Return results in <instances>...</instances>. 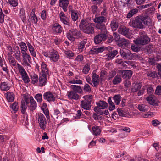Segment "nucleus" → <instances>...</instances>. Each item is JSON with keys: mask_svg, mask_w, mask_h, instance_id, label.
<instances>
[{"mask_svg": "<svg viewBox=\"0 0 161 161\" xmlns=\"http://www.w3.org/2000/svg\"><path fill=\"white\" fill-rule=\"evenodd\" d=\"M41 74H48V69L46 63L44 62H42L41 63Z\"/></svg>", "mask_w": 161, "mask_h": 161, "instance_id": "obj_24", "label": "nucleus"}, {"mask_svg": "<svg viewBox=\"0 0 161 161\" xmlns=\"http://www.w3.org/2000/svg\"><path fill=\"white\" fill-rule=\"evenodd\" d=\"M71 88L76 92L80 94L83 93V90L80 86L76 85H72Z\"/></svg>", "mask_w": 161, "mask_h": 161, "instance_id": "obj_34", "label": "nucleus"}, {"mask_svg": "<svg viewBox=\"0 0 161 161\" xmlns=\"http://www.w3.org/2000/svg\"><path fill=\"white\" fill-rule=\"evenodd\" d=\"M27 45L30 54L32 57L36 58V51L34 47L28 42H27Z\"/></svg>", "mask_w": 161, "mask_h": 161, "instance_id": "obj_19", "label": "nucleus"}, {"mask_svg": "<svg viewBox=\"0 0 161 161\" xmlns=\"http://www.w3.org/2000/svg\"><path fill=\"white\" fill-rule=\"evenodd\" d=\"M62 42V40L60 39L56 38L54 39V42L56 45L59 46Z\"/></svg>", "mask_w": 161, "mask_h": 161, "instance_id": "obj_61", "label": "nucleus"}, {"mask_svg": "<svg viewBox=\"0 0 161 161\" xmlns=\"http://www.w3.org/2000/svg\"><path fill=\"white\" fill-rule=\"evenodd\" d=\"M69 82L71 84H82L83 83L82 80H75L73 79L69 81Z\"/></svg>", "mask_w": 161, "mask_h": 161, "instance_id": "obj_50", "label": "nucleus"}, {"mask_svg": "<svg viewBox=\"0 0 161 161\" xmlns=\"http://www.w3.org/2000/svg\"><path fill=\"white\" fill-rule=\"evenodd\" d=\"M128 24L130 26L135 28L143 29L145 28L142 24L141 17L138 16L135 19L130 20Z\"/></svg>", "mask_w": 161, "mask_h": 161, "instance_id": "obj_4", "label": "nucleus"}, {"mask_svg": "<svg viewBox=\"0 0 161 161\" xmlns=\"http://www.w3.org/2000/svg\"><path fill=\"white\" fill-rule=\"evenodd\" d=\"M118 53V51L117 50H114L108 53L104 56V57L105 59L110 60L114 58Z\"/></svg>", "mask_w": 161, "mask_h": 161, "instance_id": "obj_20", "label": "nucleus"}, {"mask_svg": "<svg viewBox=\"0 0 161 161\" xmlns=\"http://www.w3.org/2000/svg\"><path fill=\"white\" fill-rule=\"evenodd\" d=\"M106 20L107 18L106 17L104 16H100L96 17L93 19V21L97 24H103V23L106 22Z\"/></svg>", "mask_w": 161, "mask_h": 161, "instance_id": "obj_23", "label": "nucleus"}, {"mask_svg": "<svg viewBox=\"0 0 161 161\" xmlns=\"http://www.w3.org/2000/svg\"><path fill=\"white\" fill-rule=\"evenodd\" d=\"M21 53L22 58V64L24 66H27V68L31 67V66L29 63L31 62V58L28 51H25Z\"/></svg>", "mask_w": 161, "mask_h": 161, "instance_id": "obj_6", "label": "nucleus"}, {"mask_svg": "<svg viewBox=\"0 0 161 161\" xmlns=\"http://www.w3.org/2000/svg\"><path fill=\"white\" fill-rule=\"evenodd\" d=\"M110 26L113 31H115L118 27V23L115 22H112L110 24Z\"/></svg>", "mask_w": 161, "mask_h": 161, "instance_id": "obj_54", "label": "nucleus"}, {"mask_svg": "<svg viewBox=\"0 0 161 161\" xmlns=\"http://www.w3.org/2000/svg\"><path fill=\"white\" fill-rule=\"evenodd\" d=\"M121 78L120 77L116 76L113 80L112 82L114 84L116 85L121 82Z\"/></svg>", "mask_w": 161, "mask_h": 161, "instance_id": "obj_51", "label": "nucleus"}, {"mask_svg": "<svg viewBox=\"0 0 161 161\" xmlns=\"http://www.w3.org/2000/svg\"><path fill=\"white\" fill-rule=\"evenodd\" d=\"M118 45L119 47H123V46H128L129 42L126 39L121 38L118 41Z\"/></svg>", "mask_w": 161, "mask_h": 161, "instance_id": "obj_31", "label": "nucleus"}, {"mask_svg": "<svg viewBox=\"0 0 161 161\" xmlns=\"http://www.w3.org/2000/svg\"><path fill=\"white\" fill-rule=\"evenodd\" d=\"M90 54H98L97 47H92L89 52Z\"/></svg>", "mask_w": 161, "mask_h": 161, "instance_id": "obj_56", "label": "nucleus"}, {"mask_svg": "<svg viewBox=\"0 0 161 161\" xmlns=\"http://www.w3.org/2000/svg\"><path fill=\"white\" fill-rule=\"evenodd\" d=\"M156 94L161 95V86H157L155 91Z\"/></svg>", "mask_w": 161, "mask_h": 161, "instance_id": "obj_60", "label": "nucleus"}, {"mask_svg": "<svg viewBox=\"0 0 161 161\" xmlns=\"http://www.w3.org/2000/svg\"><path fill=\"white\" fill-rule=\"evenodd\" d=\"M19 45L20 48L21 53L28 51L27 43L26 44L24 42H21L19 43Z\"/></svg>", "mask_w": 161, "mask_h": 161, "instance_id": "obj_33", "label": "nucleus"}, {"mask_svg": "<svg viewBox=\"0 0 161 161\" xmlns=\"http://www.w3.org/2000/svg\"><path fill=\"white\" fill-rule=\"evenodd\" d=\"M119 33L129 38H132V34L129 33V29L124 26H120L118 29Z\"/></svg>", "mask_w": 161, "mask_h": 161, "instance_id": "obj_10", "label": "nucleus"}, {"mask_svg": "<svg viewBox=\"0 0 161 161\" xmlns=\"http://www.w3.org/2000/svg\"><path fill=\"white\" fill-rule=\"evenodd\" d=\"M41 17L42 19L44 20L46 19V13L45 10H43L41 12Z\"/></svg>", "mask_w": 161, "mask_h": 161, "instance_id": "obj_64", "label": "nucleus"}, {"mask_svg": "<svg viewBox=\"0 0 161 161\" xmlns=\"http://www.w3.org/2000/svg\"><path fill=\"white\" fill-rule=\"evenodd\" d=\"M150 39L146 34H144L141 35L140 37L134 41V43L136 45H144L148 43Z\"/></svg>", "mask_w": 161, "mask_h": 161, "instance_id": "obj_5", "label": "nucleus"}, {"mask_svg": "<svg viewBox=\"0 0 161 161\" xmlns=\"http://www.w3.org/2000/svg\"><path fill=\"white\" fill-rule=\"evenodd\" d=\"M71 18L74 21H76L78 19V14L77 11L70 13Z\"/></svg>", "mask_w": 161, "mask_h": 161, "instance_id": "obj_49", "label": "nucleus"}, {"mask_svg": "<svg viewBox=\"0 0 161 161\" xmlns=\"http://www.w3.org/2000/svg\"><path fill=\"white\" fill-rule=\"evenodd\" d=\"M131 49L134 52H136L140 50V48L137 46L136 45H132Z\"/></svg>", "mask_w": 161, "mask_h": 161, "instance_id": "obj_62", "label": "nucleus"}, {"mask_svg": "<svg viewBox=\"0 0 161 161\" xmlns=\"http://www.w3.org/2000/svg\"><path fill=\"white\" fill-rule=\"evenodd\" d=\"M4 15L2 12L1 8L0 9V23H3L4 21Z\"/></svg>", "mask_w": 161, "mask_h": 161, "instance_id": "obj_59", "label": "nucleus"}, {"mask_svg": "<svg viewBox=\"0 0 161 161\" xmlns=\"http://www.w3.org/2000/svg\"><path fill=\"white\" fill-rule=\"evenodd\" d=\"M65 55L68 58H70L74 56V53L71 51L67 50L64 51Z\"/></svg>", "mask_w": 161, "mask_h": 161, "instance_id": "obj_40", "label": "nucleus"}, {"mask_svg": "<svg viewBox=\"0 0 161 161\" xmlns=\"http://www.w3.org/2000/svg\"><path fill=\"white\" fill-rule=\"evenodd\" d=\"M147 76L152 77L153 78H156L158 76L156 72L155 71L148 72L147 74Z\"/></svg>", "mask_w": 161, "mask_h": 161, "instance_id": "obj_58", "label": "nucleus"}, {"mask_svg": "<svg viewBox=\"0 0 161 161\" xmlns=\"http://www.w3.org/2000/svg\"><path fill=\"white\" fill-rule=\"evenodd\" d=\"M87 42V39H84L81 41L78 46V49L80 53L83 51L85 44Z\"/></svg>", "mask_w": 161, "mask_h": 161, "instance_id": "obj_26", "label": "nucleus"}, {"mask_svg": "<svg viewBox=\"0 0 161 161\" xmlns=\"http://www.w3.org/2000/svg\"><path fill=\"white\" fill-rule=\"evenodd\" d=\"M43 98L45 100L50 103L54 102L56 97L55 94L50 91L45 92L43 94Z\"/></svg>", "mask_w": 161, "mask_h": 161, "instance_id": "obj_8", "label": "nucleus"}, {"mask_svg": "<svg viewBox=\"0 0 161 161\" xmlns=\"http://www.w3.org/2000/svg\"><path fill=\"white\" fill-rule=\"evenodd\" d=\"M8 59L10 63L12 65L14 66L16 65L17 62L13 57H9Z\"/></svg>", "mask_w": 161, "mask_h": 161, "instance_id": "obj_57", "label": "nucleus"}, {"mask_svg": "<svg viewBox=\"0 0 161 161\" xmlns=\"http://www.w3.org/2000/svg\"><path fill=\"white\" fill-rule=\"evenodd\" d=\"M0 88L2 91H6L9 90L10 87L6 82H3L1 83L0 84Z\"/></svg>", "mask_w": 161, "mask_h": 161, "instance_id": "obj_35", "label": "nucleus"}, {"mask_svg": "<svg viewBox=\"0 0 161 161\" xmlns=\"http://www.w3.org/2000/svg\"><path fill=\"white\" fill-rule=\"evenodd\" d=\"M69 4L68 0H59V5L64 12L67 10V7Z\"/></svg>", "mask_w": 161, "mask_h": 161, "instance_id": "obj_17", "label": "nucleus"}, {"mask_svg": "<svg viewBox=\"0 0 161 161\" xmlns=\"http://www.w3.org/2000/svg\"><path fill=\"white\" fill-rule=\"evenodd\" d=\"M43 54L45 57L49 58L50 60L53 62L58 61L60 57L58 52L54 50H51L49 52H43Z\"/></svg>", "mask_w": 161, "mask_h": 161, "instance_id": "obj_3", "label": "nucleus"}, {"mask_svg": "<svg viewBox=\"0 0 161 161\" xmlns=\"http://www.w3.org/2000/svg\"><path fill=\"white\" fill-rule=\"evenodd\" d=\"M142 86L141 83L136 82L132 84L131 87V91L132 92L137 91L141 88Z\"/></svg>", "mask_w": 161, "mask_h": 161, "instance_id": "obj_22", "label": "nucleus"}, {"mask_svg": "<svg viewBox=\"0 0 161 161\" xmlns=\"http://www.w3.org/2000/svg\"><path fill=\"white\" fill-rule=\"evenodd\" d=\"M8 1L9 4L13 7H15L18 5L17 0H8Z\"/></svg>", "mask_w": 161, "mask_h": 161, "instance_id": "obj_52", "label": "nucleus"}, {"mask_svg": "<svg viewBox=\"0 0 161 161\" xmlns=\"http://www.w3.org/2000/svg\"><path fill=\"white\" fill-rule=\"evenodd\" d=\"M142 22L147 26H151L152 25V20L148 17H141Z\"/></svg>", "mask_w": 161, "mask_h": 161, "instance_id": "obj_25", "label": "nucleus"}, {"mask_svg": "<svg viewBox=\"0 0 161 161\" xmlns=\"http://www.w3.org/2000/svg\"><path fill=\"white\" fill-rule=\"evenodd\" d=\"M26 103L24 101H22L21 103L20 109L21 113L24 114L26 112L27 108V104L29 103L28 101L25 100Z\"/></svg>", "mask_w": 161, "mask_h": 161, "instance_id": "obj_28", "label": "nucleus"}, {"mask_svg": "<svg viewBox=\"0 0 161 161\" xmlns=\"http://www.w3.org/2000/svg\"><path fill=\"white\" fill-rule=\"evenodd\" d=\"M67 95L70 99L77 100L79 98V95L74 91H71L68 92Z\"/></svg>", "mask_w": 161, "mask_h": 161, "instance_id": "obj_21", "label": "nucleus"}, {"mask_svg": "<svg viewBox=\"0 0 161 161\" xmlns=\"http://www.w3.org/2000/svg\"><path fill=\"white\" fill-rule=\"evenodd\" d=\"M67 37L68 39L71 41H74L75 39H78L81 37V32L76 29L69 30L67 33Z\"/></svg>", "mask_w": 161, "mask_h": 161, "instance_id": "obj_2", "label": "nucleus"}, {"mask_svg": "<svg viewBox=\"0 0 161 161\" xmlns=\"http://www.w3.org/2000/svg\"><path fill=\"white\" fill-rule=\"evenodd\" d=\"M59 17L61 21L64 24L69 25V20L67 17L62 12H61L59 14Z\"/></svg>", "mask_w": 161, "mask_h": 161, "instance_id": "obj_16", "label": "nucleus"}, {"mask_svg": "<svg viewBox=\"0 0 161 161\" xmlns=\"http://www.w3.org/2000/svg\"><path fill=\"white\" fill-rule=\"evenodd\" d=\"M82 108L86 110H89L90 107V103L86 100H82L80 102Z\"/></svg>", "mask_w": 161, "mask_h": 161, "instance_id": "obj_30", "label": "nucleus"}, {"mask_svg": "<svg viewBox=\"0 0 161 161\" xmlns=\"http://www.w3.org/2000/svg\"><path fill=\"white\" fill-rule=\"evenodd\" d=\"M28 102L30 103L29 108L30 110L33 111L36 109L37 107V103L32 96L29 97V102Z\"/></svg>", "mask_w": 161, "mask_h": 161, "instance_id": "obj_14", "label": "nucleus"}, {"mask_svg": "<svg viewBox=\"0 0 161 161\" xmlns=\"http://www.w3.org/2000/svg\"><path fill=\"white\" fill-rule=\"evenodd\" d=\"M138 11V10L134 8L131 9L130 12L127 14V17L128 18H130L132 17L134 14L136 13Z\"/></svg>", "mask_w": 161, "mask_h": 161, "instance_id": "obj_44", "label": "nucleus"}, {"mask_svg": "<svg viewBox=\"0 0 161 161\" xmlns=\"http://www.w3.org/2000/svg\"><path fill=\"white\" fill-rule=\"evenodd\" d=\"M38 122L39 124V127L42 130H45L46 128L47 122L44 116L40 114L38 115Z\"/></svg>", "mask_w": 161, "mask_h": 161, "instance_id": "obj_7", "label": "nucleus"}, {"mask_svg": "<svg viewBox=\"0 0 161 161\" xmlns=\"http://www.w3.org/2000/svg\"><path fill=\"white\" fill-rule=\"evenodd\" d=\"M53 30L55 31V32L57 33H60L62 31V27L58 24H55L53 27Z\"/></svg>", "mask_w": 161, "mask_h": 161, "instance_id": "obj_38", "label": "nucleus"}, {"mask_svg": "<svg viewBox=\"0 0 161 161\" xmlns=\"http://www.w3.org/2000/svg\"><path fill=\"white\" fill-rule=\"evenodd\" d=\"M16 64L17 69L21 76L27 73L24 68L21 65L18 63L17 64Z\"/></svg>", "mask_w": 161, "mask_h": 161, "instance_id": "obj_42", "label": "nucleus"}, {"mask_svg": "<svg viewBox=\"0 0 161 161\" xmlns=\"http://www.w3.org/2000/svg\"><path fill=\"white\" fill-rule=\"evenodd\" d=\"M21 78L25 83H28L30 81V78L27 73L21 75Z\"/></svg>", "mask_w": 161, "mask_h": 161, "instance_id": "obj_48", "label": "nucleus"}, {"mask_svg": "<svg viewBox=\"0 0 161 161\" xmlns=\"http://www.w3.org/2000/svg\"><path fill=\"white\" fill-rule=\"evenodd\" d=\"M10 107L14 111V113H16L18 110L19 106L18 103L17 102L14 103Z\"/></svg>", "mask_w": 161, "mask_h": 161, "instance_id": "obj_46", "label": "nucleus"}, {"mask_svg": "<svg viewBox=\"0 0 161 161\" xmlns=\"http://www.w3.org/2000/svg\"><path fill=\"white\" fill-rule=\"evenodd\" d=\"M5 96L6 97L8 101L9 102H13L14 100V95L12 92H8L5 94Z\"/></svg>", "mask_w": 161, "mask_h": 161, "instance_id": "obj_27", "label": "nucleus"}, {"mask_svg": "<svg viewBox=\"0 0 161 161\" xmlns=\"http://www.w3.org/2000/svg\"><path fill=\"white\" fill-rule=\"evenodd\" d=\"M107 36L106 34L101 33L96 36L94 38L95 43L96 44L100 43L102 41L105 39Z\"/></svg>", "mask_w": 161, "mask_h": 161, "instance_id": "obj_12", "label": "nucleus"}, {"mask_svg": "<svg viewBox=\"0 0 161 161\" xmlns=\"http://www.w3.org/2000/svg\"><path fill=\"white\" fill-rule=\"evenodd\" d=\"M14 57L19 62L21 61V52L18 46H16L14 49Z\"/></svg>", "mask_w": 161, "mask_h": 161, "instance_id": "obj_15", "label": "nucleus"}, {"mask_svg": "<svg viewBox=\"0 0 161 161\" xmlns=\"http://www.w3.org/2000/svg\"><path fill=\"white\" fill-rule=\"evenodd\" d=\"M34 98L38 103H41L42 101V96L41 93H37L34 96Z\"/></svg>", "mask_w": 161, "mask_h": 161, "instance_id": "obj_45", "label": "nucleus"}, {"mask_svg": "<svg viewBox=\"0 0 161 161\" xmlns=\"http://www.w3.org/2000/svg\"><path fill=\"white\" fill-rule=\"evenodd\" d=\"M137 108L141 111H147L148 110V107L143 104H139Z\"/></svg>", "mask_w": 161, "mask_h": 161, "instance_id": "obj_39", "label": "nucleus"}, {"mask_svg": "<svg viewBox=\"0 0 161 161\" xmlns=\"http://www.w3.org/2000/svg\"><path fill=\"white\" fill-rule=\"evenodd\" d=\"M96 27L98 29H100L101 31V33L106 34L107 30L105 25L103 24H98L96 25Z\"/></svg>", "mask_w": 161, "mask_h": 161, "instance_id": "obj_29", "label": "nucleus"}, {"mask_svg": "<svg viewBox=\"0 0 161 161\" xmlns=\"http://www.w3.org/2000/svg\"><path fill=\"white\" fill-rule=\"evenodd\" d=\"M83 97L85 99V100H86L91 103L92 98V96L91 95H87L84 96Z\"/></svg>", "mask_w": 161, "mask_h": 161, "instance_id": "obj_55", "label": "nucleus"}, {"mask_svg": "<svg viewBox=\"0 0 161 161\" xmlns=\"http://www.w3.org/2000/svg\"><path fill=\"white\" fill-rule=\"evenodd\" d=\"M117 110L119 115L121 116H125V114L121 108H118Z\"/></svg>", "mask_w": 161, "mask_h": 161, "instance_id": "obj_63", "label": "nucleus"}, {"mask_svg": "<svg viewBox=\"0 0 161 161\" xmlns=\"http://www.w3.org/2000/svg\"><path fill=\"white\" fill-rule=\"evenodd\" d=\"M146 100L151 105H154L156 104L155 98L152 95H150L147 97L146 98Z\"/></svg>", "mask_w": 161, "mask_h": 161, "instance_id": "obj_32", "label": "nucleus"}, {"mask_svg": "<svg viewBox=\"0 0 161 161\" xmlns=\"http://www.w3.org/2000/svg\"><path fill=\"white\" fill-rule=\"evenodd\" d=\"M115 103L116 105H119L121 100V97L120 95H115L113 97Z\"/></svg>", "mask_w": 161, "mask_h": 161, "instance_id": "obj_43", "label": "nucleus"}, {"mask_svg": "<svg viewBox=\"0 0 161 161\" xmlns=\"http://www.w3.org/2000/svg\"><path fill=\"white\" fill-rule=\"evenodd\" d=\"M90 64H87L82 69V72L85 74H87L89 72L90 70Z\"/></svg>", "mask_w": 161, "mask_h": 161, "instance_id": "obj_47", "label": "nucleus"}, {"mask_svg": "<svg viewBox=\"0 0 161 161\" xmlns=\"http://www.w3.org/2000/svg\"><path fill=\"white\" fill-rule=\"evenodd\" d=\"M79 27L85 33L91 34L94 33L93 24L89 22L86 20H82L81 21Z\"/></svg>", "mask_w": 161, "mask_h": 161, "instance_id": "obj_1", "label": "nucleus"}, {"mask_svg": "<svg viewBox=\"0 0 161 161\" xmlns=\"http://www.w3.org/2000/svg\"><path fill=\"white\" fill-rule=\"evenodd\" d=\"M31 77L32 83L35 84L38 82L39 78L37 75L35 74L31 75Z\"/></svg>", "mask_w": 161, "mask_h": 161, "instance_id": "obj_41", "label": "nucleus"}, {"mask_svg": "<svg viewBox=\"0 0 161 161\" xmlns=\"http://www.w3.org/2000/svg\"><path fill=\"white\" fill-rule=\"evenodd\" d=\"M83 90L86 92L90 93L91 92V89L90 86L88 84H86L83 87Z\"/></svg>", "mask_w": 161, "mask_h": 161, "instance_id": "obj_53", "label": "nucleus"}, {"mask_svg": "<svg viewBox=\"0 0 161 161\" xmlns=\"http://www.w3.org/2000/svg\"><path fill=\"white\" fill-rule=\"evenodd\" d=\"M47 75L40 74L39 80V85L42 86L45 85L47 82Z\"/></svg>", "mask_w": 161, "mask_h": 161, "instance_id": "obj_13", "label": "nucleus"}, {"mask_svg": "<svg viewBox=\"0 0 161 161\" xmlns=\"http://www.w3.org/2000/svg\"><path fill=\"white\" fill-rule=\"evenodd\" d=\"M118 73L122 75V77L125 79H129L132 76V72L131 70H119Z\"/></svg>", "mask_w": 161, "mask_h": 161, "instance_id": "obj_11", "label": "nucleus"}, {"mask_svg": "<svg viewBox=\"0 0 161 161\" xmlns=\"http://www.w3.org/2000/svg\"><path fill=\"white\" fill-rule=\"evenodd\" d=\"M120 54L125 59L131 60L133 58V55L130 51L127 49H121Z\"/></svg>", "mask_w": 161, "mask_h": 161, "instance_id": "obj_9", "label": "nucleus"}, {"mask_svg": "<svg viewBox=\"0 0 161 161\" xmlns=\"http://www.w3.org/2000/svg\"><path fill=\"white\" fill-rule=\"evenodd\" d=\"M97 104L101 109H105L108 107L107 103L104 101H100Z\"/></svg>", "mask_w": 161, "mask_h": 161, "instance_id": "obj_37", "label": "nucleus"}, {"mask_svg": "<svg viewBox=\"0 0 161 161\" xmlns=\"http://www.w3.org/2000/svg\"><path fill=\"white\" fill-rule=\"evenodd\" d=\"M93 134L94 135L97 136L100 134L101 130L99 127L97 126H94L92 127Z\"/></svg>", "mask_w": 161, "mask_h": 161, "instance_id": "obj_36", "label": "nucleus"}, {"mask_svg": "<svg viewBox=\"0 0 161 161\" xmlns=\"http://www.w3.org/2000/svg\"><path fill=\"white\" fill-rule=\"evenodd\" d=\"M99 77L95 73H92V81L94 87H97L98 86L99 82Z\"/></svg>", "mask_w": 161, "mask_h": 161, "instance_id": "obj_18", "label": "nucleus"}]
</instances>
